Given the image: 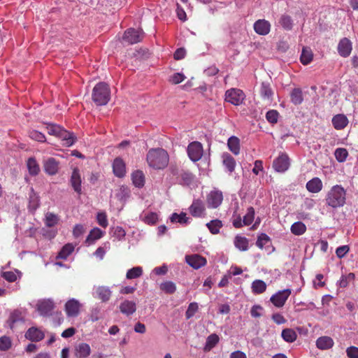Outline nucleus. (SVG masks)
<instances>
[{"mask_svg":"<svg viewBox=\"0 0 358 358\" xmlns=\"http://www.w3.org/2000/svg\"><path fill=\"white\" fill-rule=\"evenodd\" d=\"M143 220L148 224H155L158 221V215L153 212L149 213L145 216Z\"/></svg>","mask_w":358,"mask_h":358,"instance_id":"nucleus-55","label":"nucleus"},{"mask_svg":"<svg viewBox=\"0 0 358 358\" xmlns=\"http://www.w3.org/2000/svg\"><path fill=\"white\" fill-rule=\"evenodd\" d=\"M181 179L185 185H190L194 178V175L189 171H183L180 173Z\"/></svg>","mask_w":358,"mask_h":358,"instance_id":"nucleus-54","label":"nucleus"},{"mask_svg":"<svg viewBox=\"0 0 358 358\" xmlns=\"http://www.w3.org/2000/svg\"><path fill=\"white\" fill-rule=\"evenodd\" d=\"M227 145L230 151L234 155H238L240 152V141L236 136H231L228 139Z\"/></svg>","mask_w":358,"mask_h":358,"instance_id":"nucleus-33","label":"nucleus"},{"mask_svg":"<svg viewBox=\"0 0 358 358\" xmlns=\"http://www.w3.org/2000/svg\"><path fill=\"white\" fill-rule=\"evenodd\" d=\"M199 306L196 302L190 303L185 313L186 318L190 319L191 317H192L194 315V314L197 312Z\"/></svg>","mask_w":358,"mask_h":358,"instance_id":"nucleus-53","label":"nucleus"},{"mask_svg":"<svg viewBox=\"0 0 358 358\" xmlns=\"http://www.w3.org/2000/svg\"><path fill=\"white\" fill-rule=\"evenodd\" d=\"M143 37L144 33L142 30L129 28L125 31L123 40L129 44H134L141 41Z\"/></svg>","mask_w":358,"mask_h":358,"instance_id":"nucleus-6","label":"nucleus"},{"mask_svg":"<svg viewBox=\"0 0 358 358\" xmlns=\"http://www.w3.org/2000/svg\"><path fill=\"white\" fill-rule=\"evenodd\" d=\"M109 250H110V243L108 242H106V243H103V246L99 247L96 250V251L94 252V255L97 257H99L101 259H103V258L106 254V252Z\"/></svg>","mask_w":358,"mask_h":358,"instance_id":"nucleus-51","label":"nucleus"},{"mask_svg":"<svg viewBox=\"0 0 358 358\" xmlns=\"http://www.w3.org/2000/svg\"><path fill=\"white\" fill-rule=\"evenodd\" d=\"M206 227L211 234H217L220 232V229L222 227V223L221 220L216 219L207 223Z\"/></svg>","mask_w":358,"mask_h":358,"instance_id":"nucleus-38","label":"nucleus"},{"mask_svg":"<svg viewBox=\"0 0 358 358\" xmlns=\"http://www.w3.org/2000/svg\"><path fill=\"white\" fill-rule=\"evenodd\" d=\"M206 201L208 208H217L222 203V192L218 189H213L207 194Z\"/></svg>","mask_w":358,"mask_h":358,"instance_id":"nucleus-4","label":"nucleus"},{"mask_svg":"<svg viewBox=\"0 0 358 358\" xmlns=\"http://www.w3.org/2000/svg\"><path fill=\"white\" fill-rule=\"evenodd\" d=\"M113 169L114 174L118 178H122L126 173V166L123 160L117 157L114 159L113 163Z\"/></svg>","mask_w":358,"mask_h":358,"instance_id":"nucleus-18","label":"nucleus"},{"mask_svg":"<svg viewBox=\"0 0 358 358\" xmlns=\"http://www.w3.org/2000/svg\"><path fill=\"white\" fill-rule=\"evenodd\" d=\"M279 113L275 110H270L266 114L267 121L271 124H275L278 122Z\"/></svg>","mask_w":358,"mask_h":358,"instance_id":"nucleus-52","label":"nucleus"},{"mask_svg":"<svg viewBox=\"0 0 358 358\" xmlns=\"http://www.w3.org/2000/svg\"><path fill=\"white\" fill-rule=\"evenodd\" d=\"M75 245L73 243L65 244L58 252L56 258L66 259L74 251Z\"/></svg>","mask_w":358,"mask_h":358,"instance_id":"nucleus-28","label":"nucleus"},{"mask_svg":"<svg viewBox=\"0 0 358 358\" xmlns=\"http://www.w3.org/2000/svg\"><path fill=\"white\" fill-rule=\"evenodd\" d=\"M270 23L265 20H259L254 24V29L259 35H266L269 33Z\"/></svg>","mask_w":358,"mask_h":358,"instance_id":"nucleus-20","label":"nucleus"},{"mask_svg":"<svg viewBox=\"0 0 358 358\" xmlns=\"http://www.w3.org/2000/svg\"><path fill=\"white\" fill-rule=\"evenodd\" d=\"M24 336L32 342H38L44 338L45 334L41 329L32 327L28 329Z\"/></svg>","mask_w":358,"mask_h":358,"instance_id":"nucleus-14","label":"nucleus"},{"mask_svg":"<svg viewBox=\"0 0 358 358\" xmlns=\"http://www.w3.org/2000/svg\"><path fill=\"white\" fill-rule=\"evenodd\" d=\"M348 123V120L344 115H336L332 118V124L336 129H343Z\"/></svg>","mask_w":358,"mask_h":358,"instance_id":"nucleus-29","label":"nucleus"},{"mask_svg":"<svg viewBox=\"0 0 358 358\" xmlns=\"http://www.w3.org/2000/svg\"><path fill=\"white\" fill-rule=\"evenodd\" d=\"M289 166V157L287 155L282 154L273 161V166L278 172H285Z\"/></svg>","mask_w":358,"mask_h":358,"instance_id":"nucleus-13","label":"nucleus"},{"mask_svg":"<svg viewBox=\"0 0 358 358\" xmlns=\"http://www.w3.org/2000/svg\"><path fill=\"white\" fill-rule=\"evenodd\" d=\"M27 166L30 175L36 176L38 174L40 168L36 160L34 157H30L28 159L27 162Z\"/></svg>","mask_w":358,"mask_h":358,"instance_id":"nucleus-36","label":"nucleus"},{"mask_svg":"<svg viewBox=\"0 0 358 358\" xmlns=\"http://www.w3.org/2000/svg\"><path fill=\"white\" fill-rule=\"evenodd\" d=\"M12 345L11 340L9 337L3 336L0 338V350H8Z\"/></svg>","mask_w":358,"mask_h":358,"instance_id":"nucleus-49","label":"nucleus"},{"mask_svg":"<svg viewBox=\"0 0 358 358\" xmlns=\"http://www.w3.org/2000/svg\"><path fill=\"white\" fill-rule=\"evenodd\" d=\"M160 289L166 294H173L176 290V286L173 282L166 281L160 285Z\"/></svg>","mask_w":358,"mask_h":358,"instance_id":"nucleus-45","label":"nucleus"},{"mask_svg":"<svg viewBox=\"0 0 358 358\" xmlns=\"http://www.w3.org/2000/svg\"><path fill=\"white\" fill-rule=\"evenodd\" d=\"M346 353L349 358H358V348L350 346L347 348Z\"/></svg>","mask_w":358,"mask_h":358,"instance_id":"nucleus-63","label":"nucleus"},{"mask_svg":"<svg viewBox=\"0 0 358 358\" xmlns=\"http://www.w3.org/2000/svg\"><path fill=\"white\" fill-rule=\"evenodd\" d=\"M352 43L347 38L341 39L338 45V52L343 57H348L352 51Z\"/></svg>","mask_w":358,"mask_h":358,"instance_id":"nucleus-15","label":"nucleus"},{"mask_svg":"<svg viewBox=\"0 0 358 358\" xmlns=\"http://www.w3.org/2000/svg\"><path fill=\"white\" fill-rule=\"evenodd\" d=\"M29 136L32 140H34L40 143H44L46 141V138L43 133L34 129L29 131Z\"/></svg>","mask_w":358,"mask_h":358,"instance_id":"nucleus-46","label":"nucleus"},{"mask_svg":"<svg viewBox=\"0 0 358 358\" xmlns=\"http://www.w3.org/2000/svg\"><path fill=\"white\" fill-rule=\"evenodd\" d=\"M103 231H101L99 228L95 227L90 231L85 241L89 244H92L95 241L101 238L103 236Z\"/></svg>","mask_w":358,"mask_h":358,"instance_id":"nucleus-31","label":"nucleus"},{"mask_svg":"<svg viewBox=\"0 0 358 358\" xmlns=\"http://www.w3.org/2000/svg\"><path fill=\"white\" fill-rule=\"evenodd\" d=\"M57 138H60L63 141V145L67 147L71 146L76 141L74 134L64 128H62Z\"/></svg>","mask_w":358,"mask_h":358,"instance_id":"nucleus-17","label":"nucleus"},{"mask_svg":"<svg viewBox=\"0 0 358 358\" xmlns=\"http://www.w3.org/2000/svg\"><path fill=\"white\" fill-rule=\"evenodd\" d=\"M120 310L122 313L129 316L136 310V304L134 301L124 300L120 305Z\"/></svg>","mask_w":358,"mask_h":358,"instance_id":"nucleus-21","label":"nucleus"},{"mask_svg":"<svg viewBox=\"0 0 358 358\" xmlns=\"http://www.w3.org/2000/svg\"><path fill=\"white\" fill-rule=\"evenodd\" d=\"M71 183L73 189L78 194L81 192V179L79 170L78 169H73L71 177Z\"/></svg>","mask_w":358,"mask_h":358,"instance_id":"nucleus-24","label":"nucleus"},{"mask_svg":"<svg viewBox=\"0 0 358 358\" xmlns=\"http://www.w3.org/2000/svg\"><path fill=\"white\" fill-rule=\"evenodd\" d=\"M185 78V76L182 73H176L170 78V82L172 84L176 85L182 83Z\"/></svg>","mask_w":358,"mask_h":358,"instance_id":"nucleus-59","label":"nucleus"},{"mask_svg":"<svg viewBox=\"0 0 358 358\" xmlns=\"http://www.w3.org/2000/svg\"><path fill=\"white\" fill-rule=\"evenodd\" d=\"M203 145L199 141H193L187 146V154L193 162L199 161L203 156Z\"/></svg>","mask_w":358,"mask_h":358,"instance_id":"nucleus-5","label":"nucleus"},{"mask_svg":"<svg viewBox=\"0 0 358 358\" xmlns=\"http://www.w3.org/2000/svg\"><path fill=\"white\" fill-rule=\"evenodd\" d=\"M189 213L194 217H201L205 215L206 208L202 200L194 199L189 208Z\"/></svg>","mask_w":358,"mask_h":358,"instance_id":"nucleus-10","label":"nucleus"},{"mask_svg":"<svg viewBox=\"0 0 358 358\" xmlns=\"http://www.w3.org/2000/svg\"><path fill=\"white\" fill-rule=\"evenodd\" d=\"M148 166L154 169H164L169 162L168 152L163 148H151L146 155Z\"/></svg>","mask_w":358,"mask_h":358,"instance_id":"nucleus-1","label":"nucleus"},{"mask_svg":"<svg viewBox=\"0 0 358 358\" xmlns=\"http://www.w3.org/2000/svg\"><path fill=\"white\" fill-rule=\"evenodd\" d=\"M245 99V94L241 90L231 89L226 92V101L231 103L238 106L243 103Z\"/></svg>","mask_w":358,"mask_h":358,"instance_id":"nucleus-8","label":"nucleus"},{"mask_svg":"<svg viewBox=\"0 0 358 358\" xmlns=\"http://www.w3.org/2000/svg\"><path fill=\"white\" fill-rule=\"evenodd\" d=\"M291 294V289H285L281 291L278 292L275 294H273L271 299L270 301L272 302V303L278 308L282 307L284 304L285 303L287 299Z\"/></svg>","mask_w":358,"mask_h":358,"instance_id":"nucleus-9","label":"nucleus"},{"mask_svg":"<svg viewBox=\"0 0 358 358\" xmlns=\"http://www.w3.org/2000/svg\"><path fill=\"white\" fill-rule=\"evenodd\" d=\"M306 227L302 222H296L291 226V231L293 234L300 236L306 232Z\"/></svg>","mask_w":358,"mask_h":358,"instance_id":"nucleus-40","label":"nucleus"},{"mask_svg":"<svg viewBox=\"0 0 358 358\" xmlns=\"http://www.w3.org/2000/svg\"><path fill=\"white\" fill-rule=\"evenodd\" d=\"M222 164L229 172H233L236 166V161L228 152L222 155Z\"/></svg>","mask_w":358,"mask_h":358,"instance_id":"nucleus-26","label":"nucleus"},{"mask_svg":"<svg viewBox=\"0 0 358 358\" xmlns=\"http://www.w3.org/2000/svg\"><path fill=\"white\" fill-rule=\"evenodd\" d=\"M234 245L240 250H246V238L245 237L237 235L234 239Z\"/></svg>","mask_w":358,"mask_h":358,"instance_id":"nucleus-47","label":"nucleus"},{"mask_svg":"<svg viewBox=\"0 0 358 358\" xmlns=\"http://www.w3.org/2000/svg\"><path fill=\"white\" fill-rule=\"evenodd\" d=\"M59 220L58 215L52 213H47L45 214V224L48 227H52L55 226Z\"/></svg>","mask_w":358,"mask_h":358,"instance_id":"nucleus-41","label":"nucleus"},{"mask_svg":"<svg viewBox=\"0 0 358 358\" xmlns=\"http://www.w3.org/2000/svg\"><path fill=\"white\" fill-rule=\"evenodd\" d=\"M131 180L136 187L141 188L145 185V175L141 170H136L131 173Z\"/></svg>","mask_w":358,"mask_h":358,"instance_id":"nucleus-25","label":"nucleus"},{"mask_svg":"<svg viewBox=\"0 0 358 358\" xmlns=\"http://www.w3.org/2000/svg\"><path fill=\"white\" fill-rule=\"evenodd\" d=\"M171 222H178L180 224H187L189 222V218L187 217L186 213H181L180 214H178L176 213H173L171 217Z\"/></svg>","mask_w":358,"mask_h":358,"instance_id":"nucleus-42","label":"nucleus"},{"mask_svg":"<svg viewBox=\"0 0 358 358\" xmlns=\"http://www.w3.org/2000/svg\"><path fill=\"white\" fill-rule=\"evenodd\" d=\"M54 303L50 300H44L38 304V310L41 315H46L51 313L54 309Z\"/></svg>","mask_w":358,"mask_h":358,"instance_id":"nucleus-23","label":"nucleus"},{"mask_svg":"<svg viewBox=\"0 0 358 358\" xmlns=\"http://www.w3.org/2000/svg\"><path fill=\"white\" fill-rule=\"evenodd\" d=\"M307 189L312 193H317L322 188V182L318 178H314L306 183Z\"/></svg>","mask_w":358,"mask_h":358,"instance_id":"nucleus-27","label":"nucleus"},{"mask_svg":"<svg viewBox=\"0 0 358 358\" xmlns=\"http://www.w3.org/2000/svg\"><path fill=\"white\" fill-rule=\"evenodd\" d=\"M266 284L262 280H255L251 285L252 291L254 294H259L264 292L266 289Z\"/></svg>","mask_w":358,"mask_h":358,"instance_id":"nucleus-32","label":"nucleus"},{"mask_svg":"<svg viewBox=\"0 0 358 358\" xmlns=\"http://www.w3.org/2000/svg\"><path fill=\"white\" fill-rule=\"evenodd\" d=\"M62 128L59 125L55 124H48L46 126L48 134L56 137H58Z\"/></svg>","mask_w":358,"mask_h":358,"instance_id":"nucleus-48","label":"nucleus"},{"mask_svg":"<svg viewBox=\"0 0 358 358\" xmlns=\"http://www.w3.org/2000/svg\"><path fill=\"white\" fill-rule=\"evenodd\" d=\"M280 24L286 30H291L293 27V21L290 16L282 15L280 19Z\"/></svg>","mask_w":358,"mask_h":358,"instance_id":"nucleus-44","label":"nucleus"},{"mask_svg":"<svg viewBox=\"0 0 358 358\" xmlns=\"http://www.w3.org/2000/svg\"><path fill=\"white\" fill-rule=\"evenodd\" d=\"M59 169V162L53 157H50L44 162V170L50 176L55 175Z\"/></svg>","mask_w":358,"mask_h":358,"instance_id":"nucleus-19","label":"nucleus"},{"mask_svg":"<svg viewBox=\"0 0 358 358\" xmlns=\"http://www.w3.org/2000/svg\"><path fill=\"white\" fill-rule=\"evenodd\" d=\"M186 55V51L184 48H178L174 52L173 57L176 60L182 59L185 57Z\"/></svg>","mask_w":358,"mask_h":358,"instance_id":"nucleus-64","label":"nucleus"},{"mask_svg":"<svg viewBox=\"0 0 358 358\" xmlns=\"http://www.w3.org/2000/svg\"><path fill=\"white\" fill-rule=\"evenodd\" d=\"M219 336L215 334H212L207 337L204 351L208 352L212 350L219 342Z\"/></svg>","mask_w":358,"mask_h":358,"instance_id":"nucleus-34","label":"nucleus"},{"mask_svg":"<svg viewBox=\"0 0 358 358\" xmlns=\"http://www.w3.org/2000/svg\"><path fill=\"white\" fill-rule=\"evenodd\" d=\"M143 274V268L141 266L133 267L129 269L126 274L127 279H135L141 277Z\"/></svg>","mask_w":358,"mask_h":358,"instance_id":"nucleus-43","label":"nucleus"},{"mask_svg":"<svg viewBox=\"0 0 358 358\" xmlns=\"http://www.w3.org/2000/svg\"><path fill=\"white\" fill-rule=\"evenodd\" d=\"M346 200V192L341 185H334L326 197L327 204L333 208L344 206Z\"/></svg>","mask_w":358,"mask_h":358,"instance_id":"nucleus-2","label":"nucleus"},{"mask_svg":"<svg viewBox=\"0 0 358 358\" xmlns=\"http://www.w3.org/2000/svg\"><path fill=\"white\" fill-rule=\"evenodd\" d=\"M348 155V152L345 148H337L334 152L335 157L339 162H344L346 159Z\"/></svg>","mask_w":358,"mask_h":358,"instance_id":"nucleus-50","label":"nucleus"},{"mask_svg":"<svg viewBox=\"0 0 358 358\" xmlns=\"http://www.w3.org/2000/svg\"><path fill=\"white\" fill-rule=\"evenodd\" d=\"M313 54L310 48L303 47L300 57L301 62L303 65H307L313 60Z\"/></svg>","mask_w":358,"mask_h":358,"instance_id":"nucleus-30","label":"nucleus"},{"mask_svg":"<svg viewBox=\"0 0 358 358\" xmlns=\"http://www.w3.org/2000/svg\"><path fill=\"white\" fill-rule=\"evenodd\" d=\"M186 262L193 268L199 269L202 266H204L206 263V259L200 255H191L185 257Z\"/></svg>","mask_w":358,"mask_h":358,"instance_id":"nucleus-12","label":"nucleus"},{"mask_svg":"<svg viewBox=\"0 0 358 358\" xmlns=\"http://www.w3.org/2000/svg\"><path fill=\"white\" fill-rule=\"evenodd\" d=\"M82 304L75 299H71L65 303V312L69 317H76L80 312Z\"/></svg>","mask_w":358,"mask_h":358,"instance_id":"nucleus-7","label":"nucleus"},{"mask_svg":"<svg viewBox=\"0 0 358 358\" xmlns=\"http://www.w3.org/2000/svg\"><path fill=\"white\" fill-rule=\"evenodd\" d=\"M269 241V238L268 236L265 234H261V236H259L258 237V239L257 241H256V245L257 247H259V248H263L264 246L268 243Z\"/></svg>","mask_w":358,"mask_h":358,"instance_id":"nucleus-58","label":"nucleus"},{"mask_svg":"<svg viewBox=\"0 0 358 358\" xmlns=\"http://www.w3.org/2000/svg\"><path fill=\"white\" fill-rule=\"evenodd\" d=\"M263 308L260 305H255L251 308L250 314L253 317H260L262 315Z\"/></svg>","mask_w":358,"mask_h":358,"instance_id":"nucleus-56","label":"nucleus"},{"mask_svg":"<svg viewBox=\"0 0 358 358\" xmlns=\"http://www.w3.org/2000/svg\"><path fill=\"white\" fill-rule=\"evenodd\" d=\"M111 295V290L106 286H98L94 288V292H93V296L103 303L108 301Z\"/></svg>","mask_w":358,"mask_h":358,"instance_id":"nucleus-11","label":"nucleus"},{"mask_svg":"<svg viewBox=\"0 0 358 358\" xmlns=\"http://www.w3.org/2000/svg\"><path fill=\"white\" fill-rule=\"evenodd\" d=\"M91 353V348L86 343H80L75 347L74 355L76 358H87Z\"/></svg>","mask_w":358,"mask_h":358,"instance_id":"nucleus-16","label":"nucleus"},{"mask_svg":"<svg viewBox=\"0 0 358 358\" xmlns=\"http://www.w3.org/2000/svg\"><path fill=\"white\" fill-rule=\"evenodd\" d=\"M20 320V313L18 311L13 312L8 320L10 328H13V324Z\"/></svg>","mask_w":358,"mask_h":358,"instance_id":"nucleus-61","label":"nucleus"},{"mask_svg":"<svg viewBox=\"0 0 358 358\" xmlns=\"http://www.w3.org/2000/svg\"><path fill=\"white\" fill-rule=\"evenodd\" d=\"M334 342L329 336H321L316 341V346L317 348L325 350H329L333 347Z\"/></svg>","mask_w":358,"mask_h":358,"instance_id":"nucleus-22","label":"nucleus"},{"mask_svg":"<svg viewBox=\"0 0 358 358\" xmlns=\"http://www.w3.org/2000/svg\"><path fill=\"white\" fill-rule=\"evenodd\" d=\"M1 276L9 282H13L17 280V275L13 271L3 272Z\"/></svg>","mask_w":358,"mask_h":358,"instance_id":"nucleus-62","label":"nucleus"},{"mask_svg":"<svg viewBox=\"0 0 358 358\" xmlns=\"http://www.w3.org/2000/svg\"><path fill=\"white\" fill-rule=\"evenodd\" d=\"M350 248L348 245H342L336 248V254L338 258H343L349 252Z\"/></svg>","mask_w":358,"mask_h":358,"instance_id":"nucleus-60","label":"nucleus"},{"mask_svg":"<svg viewBox=\"0 0 358 358\" xmlns=\"http://www.w3.org/2000/svg\"><path fill=\"white\" fill-rule=\"evenodd\" d=\"M281 336L285 341L287 343L294 342L297 337L296 332L292 329H285L282 330Z\"/></svg>","mask_w":358,"mask_h":358,"instance_id":"nucleus-39","label":"nucleus"},{"mask_svg":"<svg viewBox=\"0 0 358 358\" xmlns=\"http://www.w3.org/2000/svg\"><path fill=\"white\" fill-rule=\"evenodd\" d=\"M110 95L109 86L105 83H99L93 89L92 98L96 105L104 106L109 101Z\"/></svg>","mask_w":358,"mask_h":358,"instance_id":"nucleus-3","label":"nucleus"},{"mask_svg":"<svg viewBox=\"0 0 358 358\" xmlns=\"http://www.w3.org/2000/svg\"><path fill=\"white\" fill-rule=\"evenodd\" d=\"M260 94L262 97L265 100H270L273 95L272 90L270 87V84L266 82H263L260 88Z\"/></svg>","mask_w":358,"mask_h":358,"instance_id":"nucleus-37","label":"nucleus"},{"mask_svg":"<svg viewBox=\"0 0 358 358\" xmlns=\"http://www.w3.org/2000/svg\"><path fill=\"white\" fill-rule=\"evenodd\" d=\"M291 101L294 105L301 104L303 101V93L300 88H294L292 90L290 94Z\"/></svg>","mask_w":358,"mask_h":358,"instance_id":"nucleus-35","label":"nucleus"},{"mask_svg":"<svg viewBox=\"0 0 358 358\" xmlns=\"http://www.w3.org/2000/svg\"><path fill=\"white\" fill-rule=\"evenodd\" d=\"M96 219L99 224L101 227L106 228L108 226V223L107 216L105 213H99L97 214Z\"/></svg>","mask_w":358,"mask_h":358,"instance_id":"nucleus-57","label":"nucleus"}]
</instances>
